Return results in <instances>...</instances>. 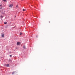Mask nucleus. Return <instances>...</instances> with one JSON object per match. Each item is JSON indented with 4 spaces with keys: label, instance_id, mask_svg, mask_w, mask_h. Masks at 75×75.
<instances>
[{
    "label": "nucleus",
    "instance_id": "nucleus-1",
    "mask_svg": "<svg viewBox=\"0 0 75 75\" xmlns=\"http://www.w3.org/2000/svg\"><path fill=\"white\" fill-rule=\"evenodd\" d=\"M13 6V5L12 4H11L9 5V7L10 8L12 7Z\"/></svg>",
    "mask_w": 75,
    "mask_h": 75
},
{
    "label": "nucleus",
    "instance_id": "nucleus-2",
    "mask_svg": "<svg viewBox=\"0 0 75 75\" xmlns=\"http://www.w3.org/2000/svg\"><path fill=\"white\" fill-rule=\"evenodd\" d=\"M9 65H10V64H5L4 66V67H9Z\"/></svg>",
    "mask_w": 75,
    "mask_h": 75
},
{
    "label": "nucleus",
    "instance_id": "nucleus-3",
    "mask_svg": "<svg viewBox=\"0 0 75 75\" xmlns=\"http://www.w3.org/2000/svg\"><path fill=\"white\" fill-rule=\"evenodd\" d=\"M20 44H21V43L20 42H17V45H20Z\"/></svg>",
    "mask_w": 75,
    "mask_h": 75
},
{
    "label": "nucleus",
    "instance_id": "nucleus-4",
    "mask_svg": "<svg viewBox=\"0 0 75 75\" xmlns=\"http://www.w3.org/2000/svg\"><path fill=\"white\" fill-rule=\"evenodd\" d=\"M1 8H3V6H2V5H0V9H1Z\"/></svg>",
    "mask_w": 75,
    "mask_h": 75
},
{
    "label": "nucleus",
    "instance_id": "nucleus-5",
    "mask_svg": "<svg viewBox=\"0 0 75 75\" xmlns=\"http://www.w3.org/2000/svg\"><path fill=\"white\" fill-rule=\"evenodd\" d=\"M1 37H4V34H1Z\"/></svg>",
    "mask_w": 75,
    "mask_h": 75
},
{
    "label": "nucleus",
    "instance_id": "nucleus-6",
    "mask_svg": "<svg viewBox=\"0 0 75 75\" xmlns=\"http://www.w3.org/2000/svg\"><path fill=\"white\" fill-rule=\"evenodd\" d=\"M3 12V11H2L1 10L0 11V13H2V12Z\"/></svg>",
    "mask_w": 75,
    "mask_h": 75
},
{
    "label": "nucleus",
    "instance_id": "nucleus-7",
    "mask_svg": "<svg viewBox=\"0 0 75 75\" xmlns=\"http://www.w3.org/2000/svg\"><path fill=\"white\" fill-rule=\"evenodd\" d=\"M3 1H5L6 2H7V1L6 0H3Z\"/></svg>",
    "mask_w": 75,
    "mask_h": 75
},
{
    "label": "nucleus",
    "instance_id": "nucleus-8",
    "mask_svg": "<svg viewBox=\"0 0 75 75\" xmlns=\"http://www.w3.org/2000/svg\"><path fill=\"white\" fill-rule=\"evenodd\" d=\"M23 11H25V10L24 9H23Z\"/></svg>",
    "mask_w": 75,
    "mask_h": 75
},
{
    "label": "nucleus",
    "instance_id": "nucleus-9",
    "mask_svg": "<svg viewBox=\"0 0 75 75\" xmlns=\"http://www.w3.org/2000/svg\"><path fill=\"white\" fill-rule=\"evenodd\" d=\"M4 24H7V22H4Z\"/></svg>",
    "mask_w": 75,
    "mask_h": 75
},
{
    "label": "nucleus",
    "instance_id": "nucleus-10",
    "mask_svg": "<svg viewBox=\"0 0 75 75\" xmlns=\"http://www.w3.org/2000/svg\"><path fill=\"white\" fill-rule=\"evenodd\" d=\"M14 73H15V72L14 71L12 73V74H14Z\"/></svg>",
    "mask_w": 75,
    "mask_h": 75
},
{
    "label": "nucleus",
    "instance_id": "nucleus-11",
    "mask_svg": "<svg viewBox=\"0 0 75 75\" xmlns=\"http://www.w3.org/2000/svg\"><path fill=\"white\" fill-rule=\"evenodd\" d=\"M23 48L25 49V46H23Z\"/></svg>",
    "mask_w": 75,
    "mask_h": 75
},
{
    "label": "nucleus",
    "instance_id": "nucleus-12",
    "mask_svg": "<svg viewBox=\"0 0 75 75\" xmlns=\"http://www.w3.org/2000/svg\"><path fill=\"white\" fill-rule=\"evenodd\" d=\"M1 18H3V16H1Z\"/></svg>",
    "mask_w": 75,
    "mask_h": 75
},
{
    "label": "nucleus",
    "instance_id": "nucleus-13",
    "mask_svg": "<svg viewBox=\"0 0 75 75\" xmlns=\"http://www.w3.org/2000/svg\"><path fill=\"white\" fill-rule=\"evenodd\" d=\"M21 34H22V33H20V35H21Z\"/></svg>",
    "mask_w": 75,
    "mask_h": 75
},
{
    "label": "nucleus",
    "instance_id": "nucleus-14",
    "mask_svg": "<svg viewBox=\"0 0 75 75\" xmlns=\"http://www.w3.org/2000/svg\"><path fill=\"white\" fill-rule=\"evenodd\" d=\"M10 57H12V55H10Z\"/></svg>",
    "mask_w": 75,
    "mask_h": 75
},
{
    "label": "nucleus",
    "instance_id": "nucleus-15",
    "mask_svg": "<svg viewBox=\"0 0 75 75\" xmlns=\"http://www.w3.org/2000/svg\"><path fill=\"white\" fill-rule=\"evenodd\" d=\"M18 7V5H17L16 6V7Z\"/></svg>",
    "mask_w": 75,
    "mask_h": 75
}]
</instances>
